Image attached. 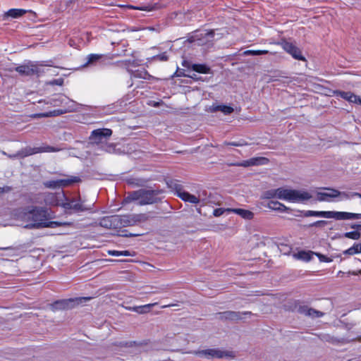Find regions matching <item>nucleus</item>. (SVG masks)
I'll list each match as a JSON object with an SVG mask.
<instances>
[{
	"label": "nucleus",
	"instance_id": "nucleus-40",
	"mask_svg": "<svg viewBox=\"0 0 361 361\" xmlns=\"http://www.w3.org/2000/svg\"><path fill=\"white\" fill-rule=\"evenodd\" d=\"M188 202L192 204H197L200 202V200L196 196L190 194L188 198Z\"/></svg>",
	"mask_w": 361,
	"mask_h": 361
},
{
	"label": "nucleus",
	"instance_id": "nucleus-45",
	"mask_svg": "<svg viewBox=\"0 0 361 361\" xmlns=\"http://www.w3.org/2000/svg\"><path fill=\"white\" fill-rule=\"evenodd\" d=\"M326 224V221H317L314 222L312 226H324Z\"/></svg>",
	"mask_w": 361,
	"mask_h": 361
},
{
	"label": "nucleus",
	"instance_id": "nucleus-44",
	"mask_svg": "<svg viewBox=\"0 0 361 361\" xmlns=\"http://www.w3.org/2000/svg\"><path fill=\"white\" fill-rule=\"evenodd\" d=\"M2 154L6 155L8 157L11 159L20 158V155H18V152L13 154H7L5 152H2Z\"/></svg>",
	"mask_w": 361,
	"mask_h": 361
},
{
	"label": "nucleus",
	"instance_id": "nucleus-42",
	"mask_svg": "<svg viewBox=\"0 0 361 361\" xmlns=\"http://www.w3.org/2000/svg\"><path fill=\"white\" fill-rule=\"evenodd\" d=\"M69 103H71V105L66 109L65 112L66 111H73L75 109L76 104L73 101H69Z\"/></svg>",
	"mask_w": 361,
	"mask_h": 361
},
{
	"label": "nucleus",
	"instance_id": "nucleus-25",
	"mask_svg": "<svg viewBox=\"0 0 361 361\" xmlns=\"http://www.w3.org/2000/svg\"><path fill=\"white\" fill-rule=\"evenodd\" d=\"M104 57L103 54H90L87 56V61L83 65V67H87L90 65L94 64Z\"/></svg>",
	"mask_w": 361,
	"mask_h": 361
},
{
	"label": "nucleus",
	"instance_id": "nucleus-55",
	"mask_svg": "<svg viewBox=\"0 0 361 361\" xmlns=\"http://www.w3.org/2000/svg\"><path fill=\"white\" fill-rule=\"evenodd\" d=\"M74 302V300H70L69 302Z\"/></svg>",
	"mask_w": 361,
	"mask_h": 361
},
{
	"label": "nucleus",
	"instance_id": "nucleus-17",
	"mask_svg": "<svg viewBox=\"0 0 361 361\" xmlns=\"http://www.w3.org/2000/svg\"><path fill=\"white\" fill-rule=\"evenodd\" d=\"M231 212L236 214L246 220H251L254 217V213L247 209L228 208V213Z\"/></svg>",
	"mask_w": 361,
	"mask_h": 361
},
{
	"label": "nucleus",
	"instance_id": "nucleus-12",
	"mask_svg": "<svg viewBox=\"0 0 361 361\" xmlns=\"http://www.w3.org/2000/svg\"><path fill=\"white\" fill-rule=\"evenodd\" d=\"M16 71L21 75H38L39 73V67L33 63H28L27 65H22L20 66H18L16 68Z\"/></svg>",
	"mask_w": 361,
	"mask_h": 361
},
{
	"label": "nucleus",
	"instance_id": "nucleus-23",
	"mask_svg": "<svg viewBox=\"0 0 361 361\" xmlns=\"http://www.w3.org/2000/svg\"><path fill=\"white\" fill-rule=\"evenodd\" d=\"M212 111H221L225 115L231 114L233 112L234 109L233 107L226 105H213L211 107Z\"/></svg>",
	"mask_w": 361,
	"mask_h": 361
},
{
	"label": "nucleus",
	"instance_id": "nucleus-41",
	"mask_svg": "<svg viewBox=\"0 0 361 361\" xmlns=\"http://www.w3.org/2000/svg\"><path fill=\"white\" fill-rule=\"evenodd\" d=\"M224 145H231L234 147H242L246 145L247 144L244 142H225Z\"/></svg>",
	"mask_w": 361,
	"mask_h": 361
},
{
	"label": "nucleus",
	"instance_id": "nucleus-29",
	"mask_svg": "<svg viewBox=\"0 0 361 361\" xmlns=\"http://www.w3.org/2000/svg\"><path fill=\"white\" fill-rule=\"evenodd\" d=\"M302 312L307 315V316H310V317H320L323 315V313L319 312V311H317L314 309H312V308H304L302 310Z\"/></svg>",
	"mask_w": 361,
	"mask_h": 361
},
{
	"label": "nucleus",
	"instance_id": "nucleus-18",
	"mask_svg": "<svg viewBox=\"0 0 361 361\" xmlns=\"http://www.w3.org/2000/svg\"><path fill=\"white\" fill-rule=\"evenodd\" d=\"M123 7L128 8L129 9H133V10H139V11H152L154 10L159 9L161 6L156 3V4H149L145 6H135L133 5H125L123 6Z\"/></svg>",
	"mask_w": 361,
	"mask_h": 361
},
{
	"label": "nucleus",
	"instance_id": "nucleus-37",
	"mask_svg": "<svg viewBox=\"0 0 361 361\" xmlns=\"http://www.w3.org/2000/svg\"><path fill=\"white\" fill-rule=\"evenodd\" d=\"M344 236L348 238L358 240L360 238V233L358 231H350L345 233Z\"/></svg>",
	"mask_w": 361,
	"mask_h": 361
},
{
	"label": "nucleus",
	"instance_id": "nucleus-4",
	"mask_svg": "<svg viewBox=\"0 0 361 361\" xmlns=\"http://www.w3.org/2000/svg\"><path fill=\"white\" fill-rule=\"evenodd\" d=\"M160 190H151L141 189L130 193L124 200L126 202L136 201L137 204L145 205L157 202Z\"/></svg>",
	"mask_w": 361,
	"mask_h": 361
},
{
	"label": "nucleus",
	"instance_id": "nucleus-39",
	"mask_svg": "<svg viewBox=\"0 0 361 361\" xmlns=\"http://www.w3.org/2000/svg\"><path fill=\"white\" fill-rule=\"evenodd\" d=\"M225 212H228V208H217L214 210L213 215L217 217L223 215Z\"/></svg>",
	"mask_w": 361,
	"mask_h": 361
},
{
	"label": "nucleus",
	"instance_id": "nucleus-49",
	"mask_svg": "<svg viewBox=\"0 0 361 361\" xmlns=\"http://www.w3.org/2000/svg\"><path fill=\"white\" fill-rule=\"evenodd\" d=\"M68 301H66V300H63V301L56 302L55 304H56V305H64V304H68Z\"/></svg>",
	"mask_w": 361,
	"mask_h": 361
},
{
	"label": "nucleus",
	"instance_id": "nucleus-1",
	"mask_svg": "<svg viewBox=\"0 0 361 361\" xmlns=\"http://www.w3.org/2000/svg\"><path fill=\"white\" fill-rule=\"evenodd\" d=\"M12 216L16 220L26 223L25 228H56L70 226L71 223L49 221V214L44 207H27L18 208L12 212Z\"/></svg>",
	"mask_w": 361,
	"mask_h": 361
},
{
	"label": "nucleus",
	"instance_id": "nucleus-5",
	"mask_svg": "<svg viewBox=\"0 0 361 361\" xmlns=\"http://www.w3.org/2000/svg\"><path fill=\"white\" fill-rule=\"evenodd\" d=\"M312 195L304 190H293L284 188H277V198L294 203H302L309 200Z\"/></svg>",
	"mask_w": 361,
	"mask_h": 361
},
{
	"label": "nucleus",
	"instance_id": "nucleus-3",
	"mask_svg": "<svg viewBox=\"0 0 361 361\" xmlns=\"http://www.w3.org/2000/svg\"><path fill=\"white\" fill-rule=\"evenodd\" d=\"M111 135L112 130L109 128L94 130L89 137L90 142L99 146L104 152L113 153L115 152V145L107 142Z\"/></svg>",
	"mask_w": 361,
	"mask_h": 361
},
{
	"label": "nucleus",
	"instance_id": "nucleus-54",
	"mask_svg": "<svg viewBox=\"0 0 361 361\" xmlns=\"http://www.w3.org/2000/svg\"><path fill=\"white\" fill-rule=\"evenodd\" d=\"M57 101H59V99H56V100H54V102H55V103L54 104V106L58 105V104H56V102H57Z\"/></svg>",
	"mask_w": 361,
	"mask_h": 361
},
{
	"label": "nucleus",
	"instance_id": "nucleus-28",
	"mask_svg": "<svg viewBox=\"0 0 361 361\" xmlns=\"http://www.w3.org/2000/svg\"><path fill=\"white\" fill-rule=\"evenodd\" d=\"M192 69L195 72L204 74H207L210 71V68L204 64H193Z\"/></svg>",
	"mask_w": 361,
	"mask_h": 361
},
{
	"label": "nucleus",
	"instance_id": "nucleus-6",
	"mask_svg": "<svg viewBox=\"0 0 361 361\" xmlns=\"http://www.w3.org/2000/svg\"><path fill=\"white\" fill-rule=\"evenodd\" d=\"M302 215L305 217L315 216L322 217L326 219H335L336 220L344 219H358L361 217L360 214L345 212H335V211H312L307 210L302 212Z\"/></svg>",
	"mask_w": 361,
	"mask_h": 361
},
{
	"label": "nucleus",
	"instance_id": "nucleus-46",
	"mask_svg": "<svg viewBox=\"0 0 361 361\" xmlns=\"http://www.w3.org/2000/svg\"><path fill=\"white\" fill-rule=\"evenodd\" d=\"M11 190V188L8 186L0 187V193L6 192Z\"/></svg>",
	"mask_w": 361,
	"mask_h": 361
},
{
	"label": "nucleus",
	"instance_id": "nucleus-48",
	"mask_svg": "<svg viewBox=\"0 0 361 361\" xmlns=\"http://www.w3.org/2000/svg\"><path fill=\"white\" fill-rule=\"evenodd\" d=\"M63 83V80L61 79H59V80H54L53 82H52V84H56V85H61Z\"/></svg>",
	"mask_w": 361,
	"mask_h": 361
},
{
	"label": "nucleus",
	"instance_id": "nucleus-11",
	"mask_svg": "<svg viewBox=\"0 0 361 361\" xmlns=\"http://www.w3.org/2000/svg\"><path fill=\"white\" fill-rule=\"evenodd\" d=\"M56 151H58L56 148L51 146H44L39 147H26L22 149L21 150L18 151V155H20V158H24L38 153L52 152Z\"/></svg>",
	"mask_w": 361,
	"mask_h": 361
},
{
	"label": "nucleus",
	"instance_id": "nucleus-26",
	"mask_svg": "<svg viewBox=\"0 0 361 361\" xmlns=\"http://www.w3.org/2000/svg\"><path fill=\"white\" fill-rule=\"evenodd\" d=\"M174 188L176 190V192L177 195L180 198H181L183 201L188 202V198L190 193L183 190L181 186L176 183L174 184Z\"/></svg>",
	"mask_w": 361,
	"mask_h": 361
},
{
	"label": "nucleus",
	"instance_id": "nucleus-20",
	"mask_svg": "<svg viewBox=\"0 0 361 361\" xmlns=\"http://www.w3.org/2000/svg\"><path fill=\"white\" fill-rule=\"evenodd\" d=\"M128 71L130 73L132 78H142L145 80H148L151 78V75L145 69L136 70L133 71L130 70L128 66Z\"/></svg>",
	"mask_w": 361,
	"mask_h": 361
},
{
	"label": "nucleus",
	"instance_id": "nucleus-19",
	"mask_svg": "<svg viewBox=\"0 0 361 361\" xmlns=\"http://www.w3.org/2000/svg\"><path fill=\"white\" fill-rule=\"evenodd\" d=\"M250 312H233V311H228L222 313V317L226 319L230 320H239L243 319V315L248 314Z\"/></svg>",
	"mask_w": 361,
	"mask_h": 361
},
{
	"label": "nucleus",
	"instance_id": "nucleus-38",
	"mask_svg": "<svg viewBox=\"0 0 361 361\" xmlns=\"http://www.w3.org/2000/svg\"><path fill=\"white\" fill-rule=\"evenodd\" d=\"M153 60L166 61L168 60V56L166 52L153 56Z\"/></svg>",
	"mask_w": 361,
	"mask_h": 361
},
{
	"label": "nucleus",
	"instance_id": "nucleus-33",
	"mask_svg": "<svg viewBox=\"0 0 361 361\" xmlns=\"http://www.w3.org/2000/svg\"><path fill=\"white\" fill-rule=\"evenodd\" d=\"M269 53L267 50H246L244 51L243 54L245 56L252 55V56H258L262 54H267Z\"/></svg>",
	"mask_w": 361,
	"mask_h": 361
},
{
	"label": "nucleus",
	"instance_id": "nucleus-27",
	"mask_svg": "<svg viewBox=\"0 0 361 361\" xmlns=\"http://www.w3.org/2000/svg\"><path fill=\"white\" fill-rule=\"evenodd\" d=\"M26 13L25 10L18 9V8H11L8 11L6 15L9 17L17 18L18 17L22 16Z\"/></svg>",
	"mask_w": 361,
	"mask_h": 361
},
{
	"label": "nucleus",
	"instance_id": "nucleus-9",
	"mask_svg": "<svg viewBox=\"0 0 361 361\" xmlns=\"http://www.w3.org/2000/svg\"><path fill=\"white\" fill-rule=\"evenodd\" d=\"M196 355L207 359L224 358L231 357L232 353L229 351L222 350L217 348H210L194 352Z\"/></svg>",
	"mask_w": 361,
	"mask_h": 361
},
{
	"label": "nucleus",
	"instance_id": "nucleus-30",
	"mask_svg": "<svg viewBox=\"0 0 361 361\" xmlns=\"http://www.w3.org/2000/svg\"><path fill=\"white\" fill-rule=\"evenodd\" d=\"M263 199L277 198V189H271L265 191L262 194Z\"/></svg>",
	"mask_w": 361,
	"mask_h": 361
},
{
	"label": "nucleus",
	"instance_id": "nucleus-32",
	"mask_svg": "<svg viewBox=\"0 0 361 361\" xmlns=\"http://www.w3.org/2000/svg\"><path fill=\"white\" fill-rule=\"evenodd\" d=\"M311 253L312 252H310L300 251L295 255V257L299 259H302L307 262L311 259Z\"/></svg>",
	"mask_w": 361,
	"mask_h": 361
},
{
	"label": "nucleus",
	"instance_id": "nucleus-35",
	"mask_svg": "<svg viewBox=\"0 0 361 361\" xmlns=\"http://www.w3.org/2000/svg\"><path fill=\"white\" fill-rule=\"evenodd\" d=\"M44 185L48 188H52V189L59 188V179L45 181V182H44Z\"/></svg>",
	"mask_w": 361,
	"mask_h": 361
},
{
	"label": "nucleus",
	"instance_id": "nucleus-51",
	"mask_svg": "<svg viewBox=\"0 0 361 361\" xmlns=\"http://www.w3.org/2000/svg\"><path fill=\"white\" fill-rule=\"evenodd\" d=\"M132 64H133V66H138V65H139L138 62H137V61H135V60H133V61H132Z\"/></svg>",
	"mask_w": 361,
	"mask_h": 361
},
{
	"label": "nucleus",
	"instance_id": "nucleus-15",
	"mask_svg": "<svg viewBox=\"0 0 361 361\" xmlns=\"http://www.w3.org/2000/svg\"><path fill=\"white\" fill-rule=\"evenodd\" d=\"M215 32L214 30L197 32L195 35V37L198 42V44L203 45L206 44L214 39Z\"/></svg>",
	"mask_w": 361,
	"mask_h": 361
},
{
	"label": "nucleus",
	"instance_id": "nucleus-31",
	"mask_svg": "<svg viewBox=\"0 0 361 361\" xmlns=\"http://www.w3.org/2000/svg\"><path fill=\"white\" fill-rule=\"evenodd\" d=\"M108 254L109 255L116 256V257H119V256H132V255L130 254V251H128V250H122V251L109 250L108 251Z\"/></svg>",
	"mask_w": 361,
	"mask_h": 361
},
{
	"label": "nucleus",
	"instance_id": "nucleus-14",
	"mask_svg": "<svg viewBox=\"0 0 361 361\" xmlns=\"http://www.w3.org/2000/svg\"><path fill=\"white\" fill-rule=\"evenodd\" d=\"M63 193L48 192L44 195V200L47 205L60 206L63 199L61 197Z\"/></svg>",
	"mask_w": 361,
	"mask_h": 361
},
{
	"label": "nucleus",
	"instance_id": "nucleus-47",
	"mask_svg": "<svg viewBox=\"0 0 361 361\" xmlns=\"http://www.w3.org/2000/svg\"><path fill=\"white\" fill-rule=\"evenodd\" d=\"M349 195H350V198H352L353 197H359L361 198V194H360L358 192H351V193H349Z\"/></svg>",
	"mask_w": 361,
	"mask_h": 361
},
{
	"label": "nucleus",
	"instance_id": "nucleus-34",
	"mask_svg": "<svg viewBox=\"0 0 361 361\" xmlns=\"http://www.w3.org/2000/svg\"><path fill=\"white\" fill-rule=\"evenodd\" d=\"M360 247H361L360 243L355 244L353 246L348 248L345 251V253H347L348 255H355V254L360 253L361 252V250H361Z\"/></svg>",
	"mask_w": 361,
	"mask_h": 361
},
{
	"label": "nucleus",
	"instance_id": "nucleus-13",
	"mask_svg": "<svg viewBox=\"0 0 361 361\" xmlns=\"http://www.w3.org/2000/svg\"><path fill=\"white\" fill-rule=\"evenodd\" d=\"M269 163V159L265 157H252L247 160H244L241 162L236 164V166L248 167L251 166H260V165H266Z\"/></svg>",
	"mask_w": 361,
	"mask_h": 361
},
{
	"label": "nucleus",
	"instance_id": "nucleus-52",
	"mask_svg": "<svg viewBox=\"0 0 361 361\" xmlns=\"http://www.w3.org/2000/svg\"><path fill=\"white\" fill-rule=\"evenodd\" d=\"M87 299H88V298H82L77 299L76 300H80V301H81V300H87Z\"/></svg>",
	"mask_w": 361,
	"mask_h": 361
},
{
	"label": "nucleus",
	"instance_id": "nucleus-50",
	"mask_svg": "<svg viewBox=\"0 0 361 361\" xmlns=\"http://www.w3.org/2000/svg\"><path fill=\"white\" fill-rule=\"evenodd\" d=\"M68 44H69L71 47H74V42H73V40L70 39V40H69V42H68Z\"/></svg>",
	"mask_w": 361,
	"mask_h": 361
},
{
	"label": "nucleus",
	"instance_id": "nucleus-2",
	"mask_svg": "<svg viewBox=\"0 0 361 361\" xmlns=\"http://www.w3.org/2000/svg\"><path fill=\"white\" fill-rule=\"evenodd\" d=\"M138 221V216L136 215H113L103 217L99 224L104 228L118 229L133 226Z\"/></svg>",
	"mask_w": 361,
	"mask_h": 361
},
{
	"label": "nucleus",
	"instance_id": "nucleus-36",
	"mask_svg": "<svg viewBox=\"0 0 361 361\" xmlns=\"http://www.w3.org/2000/svg\"><path fill=\"white\" fill-rule=\"evenodd\" d=\"M63 114V111H60L59 110H54L53 111H49V112H47V113H44V114H36L35 116V117H49V116H57V115H59V114Z\"/></svg>",
	"mask_w": 361,
	"mask_h": 361
},
{
	"label": "nucleus",
	"instance_id": "nucleus-16",
	"mask_svg": "<svg viewBox=\"0 0 361 361\" xmlns=\"http://www.w3.org/2000/svg\"><path fill=\"white\" fill-rule=\"evenodd\" d=\"M334 95H336V97H340L349 102L361 104V97L354 94L350 92H343L337 90L334 92Z\"/></svg>",
	"mask_w": 361,
	"mask_h": 361
},
{
	"label": "nucleus",
	"instance_id": "nucleus-24",
	"mask_svg": "<svg viewBox=\"0 0 361 361\" xmlns=\"http://www.w3.org/2000/svg\"><path fill=\"white\" fill-rule=\"evenodd\" d=\"M267 207L279 212H286L288 209L287 207L278 201H270L267 204Z\"/></svg>",
	"mask_w": 361,
	"mask_h": 361
},
{
	"label": "nucleus",
	"instance_id": "nucleus-10",
	"mask_svg": "<svg viewBox=\"0 0 361 361\" xmlns=\"http://www.w3.org/2000/svg\"><path fill=\"white\" fill-rule=\"evenodd\" d=\"M276 44L280 45L285 51L291 55L295 59L305 61V57L302 55L300 49L293 43L283 39Z\"/></svg>",
	"mask_w": 361,
	"mask_h": 361
},
{
	"label": "nucleus",
	"instance_id": "nucleus-22",
	"mask_svg": "<svg viewBox=\"0 0 361 361\" xmlns=\"http://www.w3.org/2000/svg\"><path fill=\"white\" fill-rule=\"evenodd\" d=\"M156 305H157V302L149 303V304H147V305H141V306H135L133 307H130L129 310L134 311L139 314H145V313L149 312L150 311V309L152 307L155 306Z\"/></svg>",
	"mask_w": 361,
	"mask_h": 361
},
{
	"label": "nucleus",
	"instance_id": "nucleus-8",
	"mask_svg": "<svg viewBox=\"0 0 361 361\" xmlns=\"http://www.w3.org/2000/svg\"><path fill=\"white\" fill-rule=\"evenodd\" d=\"M324 192H317V199L320 202H331L337 198V201L350 199L349 193L340 192L333 188H324Z\"/></svg>",
	"mask_w": 361,
	"mask_h": 361
},
{
	"label": "nucleus",
	"instance_id": "nucleus-53",
	"mask_svg": "<svg viewBox=\"0 0 361 361\" xmlns=\"http://www.w3.org/2000/svg\"><path fill=\"white\" fill-rule=\"evenodd\" d=\"M173 306L172 305H164L162 306V308H166V307H171Z\"/></svg>",
	"mask_w": 361,
	"mask_h": 361
},
{
	"label": "nucleus",
	"instance_id": "nucleus-7",
	"mask_svg": "<svg viewBox=\"0 0 361 361\" xmlns=\"http://www.w3.org/2000/svg\"><path fill=\"white\" fill-rule=\"evenodd\" d=\"M61 197L63 200L61 202V207L67 214H71L73 212H84L92 209L94 204H85L84 202L81 201L80 199H68L64 194H62Z\"/></svg>",
	"mask_w": 361,
	"mask_h": 361
},
{
	"label": "nucleus",
	"instance_id": "nucleus-43",
	"mask_svg": "<svg viewBox=\"0 0 361 361\" xmlns=\"http://www.w3.org/2000/svg\"><path fill=\"white\" fill-rule=\"evenodd\" d=\"M317 255L318 256V257L321 262H329L331 261L327 257H326L325 255H323L322 254H317Z\"/></svg>",
	"mask_w": 361,
	"mask_h": 361
},
{
	"label": "nucleus",
	"instance_id": "nucleus-21",
	"mask_svg": "<svg viewBox=\"0 0 361 361\" xmlns=\"http://www.w3.org/2000/svg\"><path fill=\"white\" fill-rule=\"evenodd\" d=\"M80 181V178L78 176H70L66 178L59 179V188L67 187Z\"/></svg>",
	"mask_w": 361,
	"mask_h": 361
}]
</instances>
